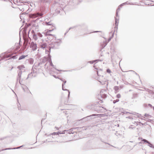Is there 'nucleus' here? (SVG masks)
I'll return each mask as SVG.
<instances>
[{"instance_id":"nucleus-1","label":"nucleus","mask_w":154,"mask_h":154,"mask_svg":"<svg viewBox=\"0 0 154 154\" xmlns=\"http://www.w3.org/2000/svg\"><path fill=\"white\" fill-rule=\"evenodd\" d=\"M42 15V14L38 13L37 14H31L29 15V17L32 18H35L38 17Z\"/></svg>"},{"instance_id":"nucleus-2","label":"nucleus","mask_w":154,"mask_h":154,"mask_svg":"<svg viewBox=\"0 0 154 154\" xmlns=\"http://www.w3.org/2000/svg\"><path fill=\"white\" fill-rule=\"evenodd\" d=\"M31 46L33 50H35L37 49V45L36 44H34V43H32Z\"/></svg>"},{"instance_id":"nucleus-3","label":"nucleus","mask_w":154,"mask_h":154,"mask_svg":"<svg viewBox=\"0 0 154 154\" xmlns=\"http://www.w3.org/2000/svg\"><path fill=\"white\" fill-rule=\"evenodd\" d=\"M53 29H52L51 30H47L46 32L45 33V35H52L51 34H50V32L51 31H53Z\"/></svg>"},{"instance_id":"nucleus-4","label":"nucleus","mask_w":154,"mask_h":154,"mask_svg":"<svg viewBox=\"0 0 154 154\" xmlns=\"http://www.w3.org/2000/svg\"><path fill=\"white\" fill-rule=\"evenodd\" d=\"M119 23V20H117L116 19H115V28L116 27V28H117V26L118 25Z\"/></svg>"},{"instance_id":"nucleus-5","label":"nucleus","mask_w":154,"mask_h":154,"mask_svg":"<svg viewBox=\"0 0 154 154\" xmlns=\"http://www.w3.org/2000/svg\"><path fill=\"white\" fill-rule=\"evenodd\" d=\"M25 68L24 66L23 65H21L19 66L18 67V68L19 69L21 70L22 69H24Z\"/></svg>"},{"instance_id":"nucleus-6","label":"nucleus","mask_w":154,"mask_h":154,"mask_svg":"<svg viewBox=\"0 0 154 154\" xmlns=\"http://www.w3.org/2000/svg\"><path fill=\"white\" fill-rule=\"evenodd\" d=\"M27 55H22L20 56L19 59V60H20L24 59Z\"/></svg>"},{"instance_id":"nucleus-7","label":"nucleus","mask_w":154,"mask_h":154,"mask_svg":"<svg viewBox=\"0 0 154 154\" xmlns=\"http://www.w3.org/2000/svg\"><path fill=\"white\" fill-rule=\"evenodd\" d=\"M119 99H117L116 100H114L113 101V103H116L117 102L119 101Z\"/></svg>"},{"instance_id":"nucleus-8","label":"nucleus","mask_w":154,"mask_h":154,"mask_svg":"<svg viewBox=\"0 0 154 154\" xmlns=\"http://www.w3.org/2000/svg\"><path fill=\"white\" fill-rule=\"evenodd\" d=\"M142 141H143L144 142H146V143H149V142L148 141H147V140H146L145 139H143V140H142Z\"/></svg>"},{"instance_id":"nucleus-9","label":"nucleus","mask_w":154,"mask_h":154,"mask_svg":"<svg viewBox=\"0 0 154 154\" xmlns=\"http://www.w3.org/2000/svg\"><path fill=\"white\" fill-rule=\"evenodd\" d=\"M121 97V95L120 94H118L116 95V97L117 98H120Z\"/></svg>"},{"instance_id":"nucleus-10","label":"nucleus","mask_w":154,"mask_h":154,"mask_svg":"<svg viewBox=\"0 0 154 154\" xmlns=\"http://www.w3.org/2000/svg\"><path fill=\"white\" fill-rule=\"evenodd\" d=\"M20 48V47L19 46H17L15 50L16 51H17Z\"/></svg>"},{"instance_id":"nucleus-11","label":"nucleus","mask_w":154,"mask_h":154,"mask_svg":"<svg viewBox=\"0 0 154 154\" xmlns=\"http://www.w3.org/2000/svg\"><path fill=\"white\" fill-rule=\"evenodd\" d=\"M108 73H110L111 72V70L109 69H107L106 71Z\"/></svg>"},{"instance_id":"nucleus-12","label":"nucleus","mask_w":154,"mask_h":154,"mask_svg":"<svg viewBox=\"0 0 154 154\" xmlns=\"http://www.w3.org/2000/svg\"><path fill=\"white\" fill-rule=\"evenodd\" d=\"M47 25H52V24H51L50 23V22H48V23H47Z\"/></svg>"},{"instance_id":"nucleus-13","label":"nucleus","mask_w":154,"mask_h":154,"mask_svg":"<svg viewBox=\"0 0 154 154\" xmlns=\"http://www.w3.org/2000/svg\"><path fill=\"white\" fill-rule=\"evenodd\" d=\"M96 61V60H94V61H91V62H90V63H94Z\"/></svg>"},{"instance_id":"nucleus-14","label":"nucleus","mask_w":154,"mask_h":154,"mask_svg":"<svg viewBox=\"0 0 154 154\" xmlns=\"http://www.w3.org/2000/svg\"><path fill=\"white\" fill-rule=\"evenodd\" d=\"M63 84H62V89L63 90Z\"/></svg>"},{"instance_id":"nucleus-15","label":"nucleus","mask_w":154,"mask_h":154,"mask_svg":"<svg viewBox=\"0 0 154 154\" xmlns=\"http://www.w3.org/2000/svg\"><path fill=\"white\" fill-rule=\"evenodd\" d=\"M50 64H51V66L53 65V64H52V63H50Z\"/></svg>"},{"instance_id":"nucleus-16","label":"nucleus","mask_w":154,"mask_h":154,"mask_svg":"<svg viewBox=\"0 0 154 154\" xmlns=\"http://www.w3.org/2000/svg\"><path fill=\"white\" fill-rule=\"evenodd\" d=\"M62 133H57V134H62Z\"/></svg>"},{"instance_id":"nucleus-17","label":"nucleus","mask_w":154,"mask_h":154,"mask_svg":"<svg viewBox=\"0 0 154 154\" xmlns=\"http://www.w3.org/2000/svg\"><path fill=\"white\" fill-rule=\"evenodd\" d=\"M94 116H96V115H95V114H94Z\"/></svg>"},{"instance_id":"nucleus-18","label":"nucleus","mask_w":154,"mask_h":154,"mask_svg":"<svg viewBox=\"0 0 154 154\" xmlns=\"http://www.w3.org/2000/svg\"><path fill=\"white\" fill-rule=\"evenodd\" d=\"M153 109L154 110V107H153Z\"/></svg>"},{"instance_id":"nucleus-19","label":"nucleus","mask_w":154,"mask_h":154,"mask_svg":"<svg viewBox=\"0 0 154 154\" xmlns=\"http://www.w3.org/2000/svg\"><path fill=\"white\" fill-rule=\"evenodd\" d=\"M55 78H56V76H54Z\"/></svg>"},{"instance_id":"nucleus-20","label":"nucleus","mask_w":154,"mask_h":154,"mask_svg":"<svg viewBox=\"0 0 154 154\" xmlns=\"http://www.w3.org/2000/svg\"><path fill=\"white\" fill-rule=\"evenodd\" d=\"M66 82V81H65V83Z\"/></svg>"}]
</instances>
